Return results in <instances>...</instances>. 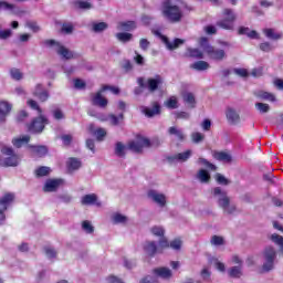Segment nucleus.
Segmentation results:
<instances>
[{
	"label": "nucleus",
	"instance_id": "1a4fd4ad",
	"mask_svg": "<svg viewBox=\"0 0 283 283\" xmlns=\"http://www.w3.org/2000/svg\"><path fill=\"white\" fill-rule=\"evenodd\" d=\"M14 198L15 196L13 192H6L0 198V226L6 222V211L10 209V206L14 202Z\"/></svg>",
	"mask_w": 283,
	"mask_h": 283
},
{
	"label": "nucleus",
	"instance_id": "338daca9",
	"mask_svg": "<svg viewBox=\"0 0 283 283\" xmlns=\"http://www.w3.org/2000/svg\"><path fill=\"white\" fill-rule=\"evenodd\" d=\"M139 283H160L158 279L151 277V276H145L143 277Z\"/></svg>",
	"mask_w": 283,
	"mask_h": 283
},
{
	"label": "nucleus",
	"instance_id": "2f4dec72",
	"mask_svg": "<svg viewBox=\"0 0 283 283\" xmlns=\"http://www.w3.org/2000/svg\"><path fill=\"white\" fill-rule=\"evenodd\" d=\"M227 118L230 123H240V115L233 108L227 111Z\"/></svg>",
	"mask_w": 283,
	"mask_h": 283
},
{
	"label": "nucleus",
	"instance_id": "72a5a7b5",
	"mask_svg": "<svg viewBox=\"0 0 283 283\" xmlns=\"http://www.w3.org/2000/svg\"><path fill=\"white\" fill-rule=\"evenodd\" d=\"M263 33L265 34V36L268 39H271L272 41H277V40L282 39V34L275 33V31L273 29H265V30H263Z\"/></svg>",
	"mask_w": 283,
	"mask_h": 283
},
{
	"label": "nucleus",
	"instance_id": "b1692460",
	"mask_svg": "<svg viewBox=\"0 0 283 283\" xmlns=\"http://www.w3.org/2000/svg\"><path fill=\"white\" fill-rule=\"evenodd\" d=\"M41 87H42L41 84H38L33 95L36 98H39L41 103H45V101L50 98V93H48V91H41Z\"/></svg>",
	"mask_w": 283,
	"mask_h": 283
},
{
	"label": "nucleus",
	"instance_id": "aec40b11",
	"mask_svg": "<svg viewBox=\"0 0 283 283\" xmlns=\"http://www.w3.org/2000/svg\"><path fill=\"white\" fill-rule=\"evenodd\" d=\"M143 113L147 118H154V116H158V114H160V104L158 102H154L153 108L145 107Z\"/></svg>",
	"mask_w": 283,
	"mask_h": 283
},
{
	"label": "nucleus",
	"instance_id": "cd10ccee",
	"mask_svg": "<svg viewBox=\"0 0 283 283\" xmlns=\"http://www.w3.org/2000/svg\"><path fill=\"white\" fill-rule=\"evenodd\" d=\"M118 30H124V32H132V30H136L135 21H125L118 23Z\"/></svg>",
	"mask_w": 283,
	"mask_h": 283
},
{
	"label": "nucleus",
	"instance_id": "7c9ffc66",
	"mask_svg": "<svg viewBox=\"0 0 283 283\" xmlns=\"http://www.w3.org/2000/svg\"><path fill=\"white\" fill-rule=\"evenodd\" d=\"M216 160H221L223 163H231L232 157L229 155V153L226 151H217L214 153Z\"/></svg>",
	"mask_w": 283,
	"mask_h": 283
},
{
	"label": "nucleus",
	"instance_id": "20e7f679",
	"mask_svg": "<svg viewBox=\"0 0 283 283\" xmlns=\"http://www.w3.org/2000/svg\"><path fill=\"white\" fill-rule=\"evenodd\" d=\"M163 15L170 21V23H180L182 21V10L169 1L163 3Z\"/></svg>",
	"mask_w": 283,
	"mask_h": 283
},
{
	"label": "nucleus",
	"instance_id": "e2e57ef3",
	"mask_svg": "<svg viewBox=\"0 0 283 283\" xmlns=\"http://www.w3.org/2000/svg\"><path fill=\"white\" fill-rule=\"evenodd\" d=\"M61 140L63 142V145H65V147H70V145H72L73 137L72 135H62Z\"/></svg>",
	"mask_w": 283,
	"mask_h": 283
},
{
	"label": "nucleus",
	"instance_id": "5701e85b",
	"mask_svg": "<svg viewBox=\"0 0 283 283\" xmlns=\"http://www.w3.org/2000/svg\"><path fill=\"white\" fill-rule=\"evenodd\" d=\"M29 149L32 150V154H34V156H38L39 158H43V156H48L46 146L29 145Z\"/></svg>",
	"mask_w": 283,
	"mask_h": 283
},
{
	"label": "nucleus",
	"instance_id": "774afa93",
	"mask_svg": "<svg viewBox=\"0 0 283 283\" xmlns=\"http://www.w3.org/2000/svg\"><path fill=\"white\" fill-rule=\"evenodd\" d=\"M107 281H108V283H125V282H123V280L118 279V277L115 276V275L108 276V277H107Z\"/></svg>",
	"mask_w": 283,
	"mask_h": 283
},
{
	"label": "nucleus",
	"instance_id": "412c9836",
	"mask_svg": "<svg viewBox=\"0 0 283 283\" xmlns=\"http://www.w3.org/2000/svg\"><path fill=\"white\" fill-rule=\"evenodd\" d=\"M83 164L81 163V160L76 157H71L69 158V160L66 161V169L70 174H72V171H77V169L80 167H82Z\"/></svg>",
	"mask_w": 283,
	"mask_h": 283
},
{
	"label": "nucleus",
	"instance_id": "4d7b16f0",
	"mask_svg": "<svg viewBox=\"0 0 283 283\" xmlns=\"http://www.w3.org/2000/svg\"><path fill=\"white\" fill-rule=\"evenodd\" d=\"M114 222H115V224H123V223L127 222V217H125L120 213H116L114 216Z\"/></svg>",
	"mask_w": 283,
	"mask_h": 283
},
{
	"label": "nucleus",
	"instance_id": "f257e3e1",
	"mask_svg": "<svg viewBox=\"0 0 283 283\" xmlns=\"http://www.w3.org/2000/svg\"><path fill=\"white\" fill-rule=\"evenodd\" d=\"M145 147H151V140L147 137L137 135L136 139L128 142L126 146H124L122 142H117L115 145V156L125 158V149H129V151H133L134 154H143Z\"/></svg>",
	"mask_w": 283,
	"mask_h": 283
},
{
	"label": "nucleus",
	"instance_id": "dca6fc26",
	"mask_svg": "<svg viewBox=\"0 0 283 283\" xmlns=\"http://www.w3.org/2000/svg\"><path fill=\"white\" fill-rule=\"evenodd\" d=\"M165 83V80H163V76L155 75V77H150L147 80V87L149 92H156L160 85Z\"/></svg>",
	"mask_w": 283,
	"mask_h": 283
},
{
	"label": "nucleus",
	"instance_id": "58836bf2",
	"mask_svg": "<svg viewBox=\"0 0 283 283\" xmlns=\"http://www.w3.org/2000/svg\"><path fill=\"white\" fill-rule=\"evenodd\" d=\"M60 32L61 34H72L74 32V24L72 22H64Z\"/></svg>",
	"mask_w": 283,
	"mask_h": 283
},
{
	"label": "nucleus",
	"instance_id": "4468645a",
	"mask_svg": "<svg viewBox=\"0 0 283 283\" xmlns=\"http://www.w3.org/2000/svg\"><path fill=\"white\" fill-rule=\"evenodd\" d=\"M189 158H191V150H186L184 153H178L177 155H174V156H168L167 160L170 164H174L176 161L187 163V160H189Z\"/></svg>",
	"mask_w": 283,
	"mask_h": 283
},
{
	"label": "nucleus",
	"instance_id": "6ab92c4d",
	"mask_svg": "<svg viewBox=\"0 0 283 283\" xmlns=\"http://www.w3.org/2000/svg\"><path fill=\"white\" fill-rule=\"evenodd\" d=\"M153 273L157 275V277H161V280H171L174 275L169 268H157L153 270Z\"/></svg>",
	"mask_w": 283,
	"mask_h": 283
},
{
	"label": "nucleus",
	"instance_id": "c9c22d12",
	"mask_svg": "<svg viewBox=\"0 0 283 283\" xmlns=\"http://www.w3.org/2000/svg\"><path fill=\"white\" fill-rule=\"evenodd\" d=\"M50 167L48 166H40L38 169H35V176L36 178H43L45 176H50Z\"/></svg>",
	"mask_w": 283,
	"mask_h": 283
},
{
	"label": "nucleus",
	"instance_id": "f03ea898",
	"mask_svg": "<svg viewBox=\"0 0 283 283\" xmlns=\"http://www.w3.org/2000/svg\"><path fill=\"white\" fill-rule=\"evenodd\" d=\"M27 103L29 107H31V109H35V112H38L39 114V116L33 118L31 123L27 124L28 132H30V134H43L45 125H50V119L43 116V109L41 108V106H39V103H36V101L29 99Z\"/></svg>",
	"mask_w": 283,
	"mask_h": 283
},
{
	"label": "nucleus",
	"instance_id": "393cba45",
	"mask_svg": "<svg viewBox=\"0 0 283 283\" xmlns=\"http://www.w3.org/2000/svg\"><path fill=\"white\" fill-rule=\"evenodd\" d=\"M256 98L261 101H269L270 103H275L276 97L273 93H269L266 91H259L255 93Z\"/></svg>",
	"mask_w": 283,
	"mask_h": 283
},
{
	"label": "nucleus",
	"instance_id": "4be33fe9",
	"mask_svg": "<svg viewBox=\"0 0 283 283\" xmlns=\"http://www.w3.org/2000/svg\"><path fill=\"white\" fill-rule=\"evenodd\" d=\"M82 205L88 206V205H96V207H101V202H98V197L95 193L85 195L82 197Z\"/></svg>",
	"mask_w": 283,
	"mask_h": 283
},
{
	"label": "nucleus",
	"instance_id": "79ce46f5",
	"mask_svg": "<svg viewBox=\"0 0 283 283\" xmlns=\"http://www.w3.org/2000/svg\"><path fill=\"white\" fill-rule=\"evenodd\" d=\"M132 36H133L132 33H127V32L116 33V39H118V41H120L122 43H128Z\"/></svg>",
	"mask_w": 283,
	"mask_h": 283
},
{
	"label": "nucleus",
	"instance_id": "a18cd8bd",
	"mask_svg": "<svg viewBox=\"0 0 283 283\" xmlns=\"http://www.w3.org/2000/svg\"><path fill=\"white\" fill-rule=\"evenodd\" d=\"M210 243L213 247H222V244H224V238L214 234V235H212Z\"/></svg>",
	"mask_w": 283,
	"mask_h": 283
},
{
	"label": "nucleus",
	"instance_id": "13d9d810",
	"mask_svg": "<svg viewBox=\"0 0 283 283\" xmlns=\"http://www.w3.org/2000/svg\"><path fill=\"white\" fill-rule=\"evenodd\" d=\"M86 83H85V81H83V80H81V78H75L74 80V87L76 88V90H85V87H86Z\"/></svg>",
	"mask_w": 283,
	"mask_h": 283
},
{
	"label": "nucleus",
	"instance_id": "4c0bfd02",
	"mask_svg": "<svg viewBox=\"0 0 283 283\" xmlns=\"http://www.w3.org/2000/svg\"><path fill=\"white\" fill-rule=\"evenodd\" d=\"M187 54L190 59H203L205 56L200 49H188Z\"/></svg>",
	"mask_w": 283,
	"mask_h": 283
},
{
	"label": "nucleus",
	"instance_id": "f3484780",
	"mask_svg": "<svg viewBox=\"0 0 283 283\" xmlns=\"http://www.w3.org/2000/svg\"><path fill=\"white\" fill-rule=\"evenodd\" d=\"M147 196L148 198H151L154 202L159 205V207H165V205H167V197H165L163 193L156 192V190H149Z\"/></svg>",
	"mask_w": 283,
	"mask_h": 283
},
{
	"label": "nucleus",
	"instance_id": "39448f33",
	"mask_svg": "<svg viewBox=\"0 0 283 283\" xmlns=\"http://www.w3.org/2000/svg\"><path fill=\"white\" fill-rule=\"evenodd\" d=\"M221 17L222 19L217 21V28H220L221 30H233L235 19H238V15H235L233 9H223Z\"/></svg>",
	"mask_w": 283,
	"mask_h": 283
},
{
	"label": "nucleus",
	"instance_id": "ddd939ff",
	"mask_svg": "<svg viewBox=\"0 0 283 283\" xmlns=\"http://www.w3.org/2000/svg\"><path fill=\"white\" fill-rule=\"evenodd\" d=\"M56 54L65 59V61H71V59H76V54L70 49L65 48L63 44H57V49H55Z\"/></svg>",
	"mask_w": 283,
	"mask_h": 283
},
{
	"label": "nucleus",
	"instance_id": "2eb2a0df",
	"mask_svg": "<svg viewBox=\"0 0 283 283\" xmlns=\"http://www.w3.org/2000/svg\"><path fill=\"white\" fill-rule=\"evenodd\" d=\"M161 41L163 43H165L167 50H170V51L178 50V48H180V45L185 43V40L179 38H176L174 42H171L169 41V38H167L166 35H161Z\"/></svg>",
	"mask_w": 283,
	"mask_h": 283
},
{
	"label": "nucleus",
	"instance_id": "680f3d73",
	"mask_svg": "<svg viewBox=\"0 0 283 283\" xmlns=\"http://www.w3.org/2000/svg\"><path fill=\"white\" fill-rule=\"evenodd\" d=\"M149 45H150L149 40H147L145 38L140 39V41H139L140 50H144V52H147V50H149Z\"/></svg>",
	"mask_w": 283,
	"mask_h": 283
},
{
	"label": "nucleus",
	"instance_id": "9b49d317",
	"mask_svg": "<svg viewBox=\"0 0 283 283\" xmlns=\"http://www.w3.org/2000/svg\"><path fill=\"white\" fill-rule=\"evenodd\" d=\"M62 184L63 179H48L44 184L43 191L45 193H52L54 191H57Z\"/></svg>",
	"mask_w": 283,
	"mask_h": 283
},
{
	"label": "nucleus",
	"instance_id": "c85d7f7f",
	"mask_svg": "<svg viewBox=\"0 0 283 283\" xmlns=\"http://www.w3.org/2000/svg\"><path fill=\"white\" fill-rule=\"evenodd\" d=\"M168 134L170 136H176L177 140H179V143H182L185 140V133H182V130L178 129V127L171 126L168 129Z\"/></svg>",
	"mask_w": 283,
	"mask_h": 283
},
{
	"label": "nucleus",
	"instance_id": "f704fd0d",
	"mask_svg": "<svg viewBox=\"0 0 283 283\" xmlns=\"http://www.w3.org/2000/svg\"><path fill=\"white\" fill-rule=\"evenodd\" d=\"M108 118L111 120V124L116 127L120 125V120H125V114L120 113L118 116L109 114Z\"/></svg>",
	"mask_w": 283,
	"mask_h": 283
},
{
	"label": "nucleus",
	"instance_id": "603ef678",
	"mask_svg": "<svg viewBox=\"0 0 283 283\" xmlns=\"http://www.w3.org/2000/svg\"><path fill=\"white\" fill-rule=\"evenodd\" d=\"M191 139H192V143H202V140H205V135L202 133H192L191 134Z\"/></svg>",
	"mask_w": 283,
	"mask_h": 283
},
{
	"label": "nucleus",
	"instance_id": "6e6d98bb",
	"mask_svg": "<svg viewBox=\"0 0 283 283\" xmlns=\"http://www.w3.org/2000/svg\"><path fill=\"white\" fill-rule=\"evenodd\" d=\"M94 134H95L97 140H103L105 138V136H107V132L103 128H97L94 132Z\"/></svg>",
	"mask_w": 283,
	"mask_h": 283
},
{
	"label": "nucleus",
	"instance_id": "ea45409f",
	"mask_svg": "<svg viewBox=\"0 0 283 283\" xmlns=\"http://www.w3.org/2000/svg\"><path fill=\"white\" fill-rule=\"evenodd\" d=\"M73 6H75V8H78L80 10H90V8H92V3L83 0H75L73 2Z\"/></svg>",
	"mask_w": 283,
	"mask_h": 283
},
{
	"label": "nucleus",
	"instance_id": "9d476101",
	"mask_svg": "<svg viewBox=\"0 0 283 283\" xmlns=\"http://www.w3.org/2000/svg\"><path fill=\"white\" fill-rule=\"evenodd\" d=\"M103 87H101V90H98L96 93H92L91 94V103L93 105V107H101L102 109H105V107H107V105H109V101L103 96Z\"/></svg>",
	"mask_w": 283,
	"mask_h": 283
},
{
	"label": "nucleus",
	"instance_id": "de8ad7c7",
	"mask_svg": "<svg viewBox=\"0 0 283 283\" xmlns=\"http://www.w3.org/2000/svg\"><path fill=\"white\" fill-rule=\"evenodd\" d=\"M108 24L106 22H99L93 24V31L95 32H104V30H107Z\"/></svg>",
	"mask_w": 283,
	"mask_h": 283
},
{
	"label": "nucleus",
	"instance_id": "473e14b6",
	"mask_svg": "<svg viewBox=\"0 0 283 283\" xmlns=\"http://www.w3.org/2000/svg\"><path fill=\"white\" fill-rule=\"evenodd\" d=\"M191 67L197 70L198 72H205V70H209V62L206 61H198L195 62Z\"/></svg>",
	"mask_w": 283,
	"mask_h": 283
},
{
	"label": "nucleus",
	"instance_id": "37998d69",
	"mask_svg": "<svg viewBox=\"0 0 283 283\" xmlns=\"http://www.w3.org/2000/svg\"><path fill=\"white\" fill-rule=\"evenodd\" d=\"M229 275L231 277H241L242 276V266H232L230 270H229Z\"/></svg>",
	"mask_w": 283,
	"mask_h": 283
},
{
	"label": "nucleus",
	"instance_id": "6e6552de",
	"mask_svg": "<svg viewBox=\"0 0 283 283\" xmlns=\"http://www.w3.org/2000/svg\"><path fill=\"white\" fill-rule=\"evenodd\" d=\"M2 154L8 156L4 160L0 157V167H17L21 160L19 155L14 154V149L10 147H3Z\"/></svg>",
	"mask_w": 283,
	"mask_h": 283
},
{
	"label": "nucleus",
	"instance_id": "09e8293b",
	"mask_svg": "<svg viewBox=\"0 0 283 283\" xmlns=\"http://www.w3.org/2000/svg\"><path fill=\"white\" fill-rule=\"evenodd\" d=\"M255 107L261 114H266L271 109V106L264 103H256Z\"/></svg>",
	"mask_w": 283,
	"mask_h": 283
},
{
	"label": "nucleus",
	"instance_id": "f8f14e48",
	"mask_svg": "<svg viewBox=\"0 0 283 283\" xmlns=\"http://www.w3.org/2000/svg\"><path fill=\"white\" fill-rule=\"evenodd\" d=\"M56 54L65 59V61H71V59H76V54L70 49L65 48L63 44H57V49H55Z\"/></svg>",
	"mask_w": 283,
	"mask_h": 283
},
{
	"label": "nucleus",
	"instance_id": "bb28decb",
	"mask_svg": "<svg viewBox=\"0 0 283 283\" xmlns=\"http://www.w3.org/2000/svg\"><path fill=\"white\" fill-rule=\"evenodd\" d=\"M28 143H30L29 135H24L22 137H17L12 139V145L13 147H17V149H21V147H23V145H28Z\"/></svg>",
	"mask_w": 283,
	"mask_h": 283
},
{
	"label": "nucleus",
	"instance_id": "a211bd4d",
	"mask_svg": "<svg viewBox=\"0 0 283 283\" xmlns=\"http://www.w3.org/2000/svg\"><path fill=\"white\" fill-rule=\"evenodd\" d=\"M10 112H12V104L0 101V123H6V118H8Z\"/></svg>",
	"mask_w": 283,
	"mask_h": 283
},
{
	"label": "nucleus",
	"instance_id": "e433bc0d",
	"mask_svg": "<svg viewBox=\"0 0 283 283\" xmlns=\"http://www.w3.org/2000/svg\"><path fill=\"white\" fill-rule=\"evenodd\" d=\"M184 102L187 103V105H190L191 109L196 107V96H193V93H185Z\"/></svg>",
	"mask_w": 283,
	"mask_h": 283
},
{
	"label": "nucleus",
	"instance_id": "69168bd1",
	"mask_svg": "<svg viewBox=\"0 0 283 283\" xmlns=\"http://www.w3.org/2000/svg\"><path fill=\"white\" fill-rule=\"evenodd\" d=\"M44 251L48 258H56V250H54V248L45 247Z\"/></svg>",
	"mask_w": 283,
	"mask_h": 283
},
{
	"label": "nucleus",
	"instance_id": "0e129e2a",
	"mask_svg": "<svg viewBox=\"0 0 283 283\" xmlns=\"http://www.w3.org/2000/svg\"><path fill=\"white\" fill-rule=\"evenodd\" d=\"M234 74L242 78H247V76H249V71H247V69H234Z\"/></svg>",
	"mask_w": 283,
	"mask_h": 283
},
{
	"label": "nucleus",
	"instance_id": "bf43d9fd",
	"mask_svg": "<svg viewBox=\"0 0 283 283\" xmlns=\"http://www.w3.org/2000/svg\"><path fill=\"white\" fill-rule=\"evenodd\" d=\"M199 161L205 165V167H207L211 171H216V169H218V167H216V165L211 164L209 160H207L205 158H199Z\"/></svg>",
	"mask_w": 283,
	"mask_h": 283
},
{
	"label": "nucleus",
	"instance_id": "8fccbe9b",
	"mask_svg": "<svg viewBox=\"0 0 283 283\" xmlns=\"http://www.w3.org/2000/svg\"><path fill=\"white\" fill-rule=\"evenodd\" d=\"M82 229L85 231V233H94V227L87 220L82 222Z\"/></svg>",
	"mask_w": 283,
	"mask_h": 283
},
{
	"label": "nucleus",
	"instance_id": "864d4df0",
	"mask_svg": "<svg viewBox=\"0 0 283 283\" xmlns=\"http://www.w3.org/2000/svg\"><path fill=\"white\" fill-rule=\"evenodd\" d=\"M182 248V240L175 239L170 242V249H174L175 251H180Z\"/></svg>",
	"mask_w": 283,
	"mask_h": 283
},
{
	"label": "nucleus",
	"instance_id": "c756f323",
	"mask_svg": "<svg viewBox=\"0 0 283 283\" xmlns=\"http://www.w3.org/2000/svg\"><path fill=\"white\" fill-rule=\"evenodd\" d=\"M198 180L203 184H208L211 181V175L206 169H200L197 175Z\"/></svg>",
	"mask_w": 283,
	"mask_h": 283
},
{
	"label": "nucleus",
	"instance_id": "a878e982",
	"mask_svg": "<svg viewBox=\"0 0 283 283\" xmlns=\"http://www.w3.org/2000/svg\"><path fill=\"white\" fill-rule=\"evenodd\" d=\"M144 251L149 254L150 258H154V255L159 252L158 245H156L154 241L146 242L144 245Z\"/></svg>",
	"mask_w": 283,
	"mask_h": 283
},
{
	"label": "nucleus",
	"instance_id": "052dcab7",
	"mask_svg": "<svg viewBox=\"0 0 283 283\" xmlns=\"http://www.w3.org/2000/svg\"><path fill=\"white\" fill-rule=\"evenodd\" d=\"M53 118H55V120H63V118H65V114H63V111L60 108H56L53 111Z\"/></svg>",
	"mask_w": 283,
	"mask_h": 283
},
{
	"label": "nucleus",
	"instance_id": "7ed1b4c3",
	"mask_svg": "<svg viewBox=\"0 0 283 283\" xmlns=\"http://www.w3.org/2000/svg\"><path fill=\"white\" fill-rule=\"evenodd\" d=\"M199 45L202 48L203 52L212 59V61H223L227 53L222 49H217L209 44V38L202 36L199 39Z\"/></svg>",
	"mask_w": 283,
	"mask_h": 283
},
{
	"label": "nucleus",
	"instance_id": "a19ab883",
	"mask_svg": "<svg viewBox=\"0 0 283 283\" xmlns=\"http://www.w3.org/2000/svg\"><path fill=\"white\" fill-rule=\"evenodd\" d=\"M10 76L13 78V81H21L23 78V73L19 69H11L10 70Z\"/></svg>",
	"mask_w": 283,
	"mask_h": 283
},
{
	"label": "nucleus",
	"instance_id": "0eeeda50",
	"mask_svg": "<svg viewBox=\"0 0 283 283\" xmlns=\"http://www.w3.org/2000/svg\"><path fill=\"white\" fill-rule=\"evenodd\" d=\"M213 196H220V198L218 199V205L219 207H221V209H223V211H227V213H233V211H235L234 206L230 207L231 199L227 195V191L222 190V188H213Z\"/></svg>",
	"mask_w": 283,
	"mask_h": 283
},
{
	"label": "nucleus",
	"instance_id": "3c124183",
	"mask_svg": "<svg viewBox=\"0 0 283 283\" xmlns=\"http://www.w3.org/2000/svg\"><path fill=\"white\" fill-rule=\"evenodd\" d=\"M151 234L157 235V238H163L165 235V229H163V227H153Z\"/></svg>",
	"mask_w": 283,
	"mask_h": 283
},
{
	"label": "nucleus",
	"instance_id": "49530a36",
	"mask_svg": "<svg viewBox=\"0 0 283 283\" xmlns=\"http://www.w3.org/2000/svg\"><path fill=\"white\" fill-rule=\"evenodd\" d=\"M102 92H112L113 94L118 95L120 94V88L105 84L102 86Z\"/></svg>",
	"mask_w": 283,
	"mask_h": 283
},
{
	"label": "nucleus",
	"instance_id": "c03bdc74",
	"mask_svg": "<svg viewBox=\"0 0 283 283\" xmlns=\"http://www.w3.org/2000/svg\"><path fill=\"white\" fill-rule=\"evenodd\" d=\"M165 106L168 109H178V99L176 97H170L165 102Z\"/></svg>",
	"mask_w": 283,
	"mask_h": 283
},
{
	"label": "nucleus",
	"instance_id": "5fc2aeb1",
	"mask_svg": "<svg viewBox=\"0 0 283 283\" xmlns=\"http://www.w3.org/2000/svg\"><path fill=\"white\" fill-rule=\"evenodd\" d=\"M216 180H217L218 185H224V186H227L231 182V181H229V179H227V177H224L221 174L216 175Z\"/></svg>",
	"mask_w": 283,
	"mask_h": 283
},
{
	"label": "nucleus",
	"instance_id": "423d86ee",
	"mask_svg": "<svg viewBox=\"0 0 283 283\" xmlns=\"http://www.w3.org/2000/svg\"><path fill=\"white\" fill-rule=\"evenodd\" d=\"M264 263L262 265L261 273H269V271H273L275 268V258H277V252H275V248L266 247L263 251Z\"/></svg>",
	"mask_w": 283,
	"mask_h": 283
}]
</instances>
